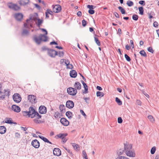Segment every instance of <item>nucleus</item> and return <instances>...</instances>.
<instances>
[{"instance_id": "nucleus-1", "label": "nucleus", "mask_w": 159, "mask_h": 159, "mask_svg": "<svg viewBox=\"0 0 159 159\" xmlns=\"http://www.w3.org/2000/svg\"><path fill=\"white\" fill-rule=\"evenodd\" d=\"M124 152L126 155L130 157H135V153L134 150L132 149V144L126 142L124 143Z\"/></svg>"}, {"instance_id": "nucleus-2", "label": "nucleus", "mask_w": 159, "mask_h": 159, "mask_svg": "<svg viewBox=\"0 0 159 159\" xmlns=\"http://www.w3.org/2000/svg\"><path fill=\"white\" fill-rule=\"evenodd\" d=\"M43 31L45 32V34H40L39 37L35 35L34 36L33 39L35 42L38 44H39L42 41L46 42L47 41L48 37L47 35L48 34L46 30L43 28L40 29Z\"/></svg>"}, {"instance_id": "nucleus-3", "label": "nucleus", "mask_w": 159, "mask_h": 159, "mask_svg": "<svg viewBox=\"0 0 159 159\" xmlns=\"http://www.w3.org/2000/svg\"><path fill=\"white\" fill-rule=\"evenodd\" d=\"M36 111L33 107H30L29 108V111H22V114L24 116H27L28 117L33 118L34 114H35Z\"/></svg>"}, {"instance_id": "nucleus-4", "label": "nucleus", "mask_w": 159, "mask_h": 159, "mask_svg": "<svg viewBox=\"0 0 159 159\" xmlns=\"http://www.w3.org/2000/svg\"><path fill=\"white\" fill-rule=\"evenodd\" d=\"M10 95V92L9 90H4V92L1 90V88H0V99L3 100L5 96H9Z\"/></svg>"}, {"instance_id": "nucleus-5", "label": "nucleus", "mask_w": 159, "mask_h": 159, "mask_svg": "<svg viewBox=\"0 0 159 159\" xmlns=\"http://www.w3.org/2000/svg\"><path fill=\"white\" fill-rule=\"evenodd\" d=\"M36 19L34 17L31 16L29 19H27L26 20V23L24 24V26L25 28H29L30 27H33V25L31 23L30 21L31 20H33L35 21Z\"/></svg>"}, {"instance_id": "nucleus-6", "label": "nucleus", "mask_w": 159, "mask_h": 159, "mask_svg": "<svg viewBox=\"0 0 159 159\" xmlns=\"http://www.w3.org/2000/svg\"><path fill=\"white\" fill-rule=\"evenodd\" d=\"M13 100L16 102L19 103L21 100V98L20 94L18 93H15L12 96Z\"/></svg>"}, {"instance_id": "nucleus-7", "label": "nucleus", "mask_w": 159, "mask_h": 159, "mask_svg": "<svg viewBox=\"0 0 159 159\" xmlns=\"http://www.w3.org/2000/svg\"><path fill=\"white\" fill-rule=\"evenodd\" d=\"M8 7L10 9H12L15 11H17L19 10L20 8V7L17 5L16 4L13 3L12 2H10L8 4Z\"/></svg>"}, {"instance_id": "nucleus-8", "label": "nucleus", "mask_w": 159, "mask_h": 159, "mask_svg": "<svg viewBox=\"0 0 159 159\" xmlns=\"http://www.w3.org/2000/svg\"><path fill=\"white\" fill-rule=\"evenodd\" d=\"M34 115L33 118H35L34 119V121L37 124H39L40 123L41 121L39 120V119L41 118L42 116L39 115L37 111L36 112Z\"/></svg>"}, {"instance_id": "nucleus-9", "label": "nucleus", "mask_w": 159, "mask_h": 159, "mask_svg": "<svg viewBox=\"0 0 159 159\" xmlns=\"http://www.w3.org/2000/svg\"><path fill=\"white\" fill-rule=\"evenodd\" d=\"M67 92L69 94L74 96L77 93V89L75 88L70 87L67 89Z\"/></svg>"}, {"instance_id": "nucleus-10", "label": "nucleus", "mask_w": 159, "mask_h": 159, "mask_svg": "<svg viewBox=\"0 0 159 159\" xmlns=\"http://www.w3.org/2000/svg\"><path fill=\"white\" fill-rule=\"evenodd\" d=\"M48 55L51 57H55L57 55V52L53 49H49L48 50Z\"/></svg>"}, {"instance_id": "nucleus-11", "label": "nucleus", "mask_w": 159, "mask_h": 159, "mask_svg": "<svg viewBox=\"0 0 159 159\" xmlns=\"http://www.w3.org/2000/svg\"><path fill=\"white\" fill-rule=\"evenodd\" d=\"M28 98L30 102L32 104L35 103L36 102V96L34 95H29L28 96Z\"/></svg>"}, {"instance_id": "nucleus-12", "label": "nucleus", "mask_w": 159, "mask_h": 159, "mask_svg": "<svg viewBox=\"0 0 159 159\" xmlns=\"http://www.w3.org/2000/svg\"><path fill=\"white\" fill-rule=\"evenodd\" d=\"M31 145L34 148H37L40 146V143L37 140L35 139L32 140L31 142Z\"/></svg>"}, {"instance_id": "nucleus-13", "label": "nucleus", "mask_w": 159, "mask_h": 159, "mask_svg": "<svg viewBox=\"0 0 159 159\" xmlns=\"http://www.w3.org/2000/svg\"><path fill=\"white\" fill-rule=\"evenodd\" d=\"M39 112L41 114H45L47 112V108L44 106H41L39 108Z\"/></svg>"}, {"instance_id": "nucleus-14", "label": "nucleus", "mask_w": 159, "mask_h": 159, "mask_svg": "<svg viewBox=\"0 0 159 159\" xmlns=\"http://www.w3.org/2000/svg\"><path fill=\"white\" fill-rule=\"evenodd\" d=\"M53 11L55 13L60 12L61 10V7L59 5H55L52 9Z\"/></svg>"}, {"instance_id": "nucleus-15", "label": "nucleus", "mask_w": 159, "mask_h": 159, "mask_svg": "<svg viewBox=\"0 0 159 159\" xmlns=\"http://www.w3.org/2000/svg\"><path fill=\"white\" fill-rule=\"evenodd\" d=\"M74 102L70 100L67 101L66 102V107L69 108H72L74 107Z\"/></svg>"}, {"instance_id": "nucleus-16", "label": "nucleus", "mask_w": 159, "mask_h": 159, "mask_svg": "<svg viewBox=\"0 0 159 159\" xmlns=\"http://www.w3.org/2000/svg\"><path fill=\"white\" fill-rule=\"evenodd\" d=\"M60 121L64 126H67L69 124V121L63 117L61 119Z\"/></svg>"}, {"instance_id": "nucleus-17", "label": "nucleus", "mask_w": 159, "mask_h": 159, "mask_svg": "<svg viewBox=\"0 0 159 159\" xmlns=\"http://www.w3.org/2000/svg\"><path fill=\"white\" fill-rule=\"evenodd\" d=\"M53 153L54 155L60 156L61 154V151L59 148H54L53 150Z\"/></svg>"}, {"instance_id": "nucleus-18", "label": "nucleus", "mask_w": 159, "mask_h": 159, "mask_svg": "<svg viewBox=\"0 0 159 159\" xmlns=\"http://www.w3.org/2000/svg\"><path fill=\"white\" fill-rule=\"evenodd\" d=\"M15 17L18 21H20L23 18V15L21 13H16L15 14Z\"/></svg>"}, {"instance_id": "nucleus-19", "label": "nucleus", "mask_w": 159, "mask_h": 159, "mask_svg": "<svg viewBox=\"0 0 159 159\" xmlns=\"http://www.w3.org/2000/svg\"><path fill=\"white\" fill-rule=\"evenodd\" d=\"M11 108L13 111L16 112H19L20 111V108L16 105H13L11 107Z\"/></svg>"}, {"instance_id": "nucleus-20", "label": "nucleus", "mask_w": 159, "mask_h": 159, "mask_svg": "<svg viewBox=\"0 0 159 159\" xmlns=\"http://www.w3.org/2000/svg\"><path fill=\"white\" fill-rule=\"evenodd\" d=\"M29 2V0H20L19 2L20 5L25 6L28 4Z\"/></svg>"}, {"instance_id": "nucleus-21", "label": "nucleus", "mask_w": 159, "mask_h": 159, "mask_svg": "<svg viewBox=\"0 0 159 159\" xmlns=\"http://www.w3.org/2000/svg\"><path fill=\"white\" fill-rule=\"evenodd\" d=\"M74 87L75 89L78 90H80L81 88V84L78 82H76L74 84Z\"/></svg>"}, {"instance_id": "nucleus-22", "label": "nucleus", "mask_w": 159, "mask_h": 159, "mask_svg": "<svg viewBox=\"0 0 159 159\" xmlns=\"http://www.w3.org/2000/svg\"><path fill=\"white\" fill-rule=\"evenodd\" d=\"M65 64L66 66V67L68 69H72L73 68V66L71 64H70V62L68 60H65Z\"/></svg>"}, {"instance_id": "nucleus-23", "label": "nucleus", "mask_w": 159, "mask_h": 159, "mask_svg": "<svg viewBox=\"0 0 159 159\" xmlns=\"http://www.w3.org/2000/svg\"><path fill=\"white\" fill-rule=\"evenodd\" d=\"M70 75L72 78H75L77 76V72L75 70H72L70 72Z\"/></svg>"}, {"instance_id": "nucleus-24", "label": "nucleus", "mask_w": 159, "mask_h": 159, "mask_svg": "<svg viewBox=\"0 0 159 159\" xmlns=\"http://www.w3.org/2000/svg\"><path fill=\"white\" fill-rule=\"evenodd\" d=\"M61 116H62V115L60 112H54V117L56 119H58Z\"/></svg>"}, {"instance_id": "nucleus-25", "label": "nucleus", "mask_w": 159, "mask_h": 159, "mask_svg": "<svg viewBox=\"0 0 159 159\" xmlns=\"http://www.w3.org/2000/svg\"><path fill=\"white\" fill-rule=\"evenodd\" d=\"M6 131V128L4 126H0V134H4Z\"/></svg>"}, {"instance_id": "nucleus-26", "label": "nucleus", "mask_w": 159, "mask_h": 159, "mask_svg": "<svg viewBox=\"0 0 159 159\" xmlns=\"http://www.w3.org/2000/svg\"><path fill=\"white\" fill-rule=\"evenodd\" d=\"M67 135V133H63V134H59L56 135V136L58 138H60L62 139L64 138Z\"/></svg>"}, {"instance_id": "nucleus-27", "label": "nucleus", "mask_w": 159, "mask_h": 159, "mask_svg": "<svg viewBox=\"0 0 159 159\" xmlns=\"http://www.w3.org/2000/svg\"><path fill=\"white\" fill-rule=\"evenodd\" d=\"M39 137L42 140H43L44 142L48 143L50 144H52V143L49 141L46 138L43 137V136L41 135H39Z\"/></svg>"}, {"instance_id": "nucleus-28", "label": "nucleus", "mask_w": 159, "mask_h": 159, "mask_svg": "<svg viewBox=\"0 0 159 159\" xmlns=\"http://www.w3.org/2000/svg\"><path fill=\"white\" fill-rule=\"evenodd\" d=\"M29 34V32L28 30L24 29L23 30L22 32L21 33L22 35L23 36H27Z\"/></svg>"}, {"instance_id": "nucleus-29", "label": "nucleus", "mask_w": 159, "mask_h": 159, "mask_svg": "<svg viewBox=\"0 0 159 159\" xmlns=\"http://www.w3.org/2000/svg\"><path fill=\"white\" fill-rule=\"evenodd\" d=\"M66 115L69 119H71L72 118V113L70 111H67L66 113Z\"/></svg>"}, {"instance_id": "nucleus-30", "label": "nucleus", "mask_w": 159, "mask_h": 159, "mask_svg": "<svg viewBox=\"0 0 159 159\" xmlns=\"http://www.w3.org/2000/svg\"><path fill=\"white\" fill-rule=\"evenodd\" d=\"M148 118L150 121L153 123L155 121L154 118L151 115H149L148 116Z\"/></svg>"}, {"instance_id": "nucleus-31", "label": "nucleus", "mask_w": 159, "mask_h": 159, "mask_svg": "<svg viewBox=\"0 0 159 159\" xmlns=\"http://www.w3.org/2000/svg\"><path fill=\"white\" fill-rule=\"evenodd\" d=\"M118 8L120 10L122 14H125L126 13L125 10L121 7L119 6Z\"/></svg>"}, {"instance_id": "nucleus-32", "label": "nucleus", "mask_w": 159, "mask_h": 159, "mask_svg": "<svg viewBox=\"0 0 159 159\" xmlns=\"http://www.w3.org/2000/svg\"><path fill=\"white\" fill-rule=\"evenodd\" d=\"M6 123L10 124H12L13 123L16 124V123H13L12 120L11 118H7Z\"/></svg>"}, {"instance_id": "nucleus-33", "label": "nucleus", "mask_w": 159, "mask_h": 159, "mask_svg": "<svg viewBox=\"0 0 159 159\" xmlns=\"http://www.w3.org/2000/svg\"><path fill=\"white\" fill-rule=\"evenodd\" d=\"M124 152V149H120L118 151L117 154L119 156L120 155H121L123 154Z\"/></svg>"}, {"instance_id": "nucleus-34", "label": "nucleus", "mask_w": 159, "mask_h": 159, "mask_svg": "<svg viewBox=\"0 0 159 159\" xmlns=\"http://www.w3.org/2000/svg\"><path fill=\"white\" fill-rule=\"evenodd\" d=\"M139 53L142 56L144 57H146L147 56V54H146V53L143 50H141L140 52Z\"/></svg>"}, {"instance_id": "nucleus-35", "label": "nucleus", "mask_w": 159, "mask_h": 159, "mask_svg": "<svg viewBox=\"0 0 159 159\" xmlns=\"http://www.w3.org/2000/svg\"><path fill=\"white\" fill-rule=\"evenodd\" d=\"M97 96V97H103L104 95V93L103 92H101L100 91H98L96 93Z\"/></svg>"}, {"instance_id": "nucleus-36", "label": "nucleus", "mask_w": 159, "mask_h": 159, "mask_svg": "<svg viewBox=\"0 0 159 159\" xmlns=\"http://www.w3.org/2000/svg\"><path fill=\"white\" fill-rule=\"evenodd\" d=\"M116 101L119 105H122V102L118 98H116Z\"/></svg>"}, {"instance_id": "nucleus-37", "label": "nucleus", "mask_w": 159, "mask_h": 159, "mask_svg": "<svg viewBox=\"0 0 159 159\" xmlns=\"http://www.w3.org/2000/svg\"><path fill=\"white\" fill-rule=\"evenodd\" d=\"M139 14L140 15H143V9L142 7H140L139 8Z\"/></svg>"}, {"instance_id": "nucleus-38", "label": "nucleus", "mask_w": 159, "mask_h": 159, "mask_svg": "<svg viewBox=\"0 0 159 159\" xmlns=\"http://www.w3.org/2000/svg\"><path fill=\"white\" fill-rule=\"evenodd\" d=\"M37 20H38V23L37 24V26L38 27H40L41 25L43 23V20L39 19H38Z\"/></svg>"}, {"instance_id": "nucleus-39", "label": "nucleus", "mask_w": 159, "mask_h": 159, "mask_svg": "<svg viewBox=\"0 0 159 159\" xmlns=\"http://www.w3.org/2000/svg\"><path fill=\"white\" fill-rule=\"evenodd\" d=\"M127 4L129 7H131L133 5L134 3L132 1L128 0L127 2Z\"/></svg>"}, {"instance_id": "nucleus-40", "label": "nucleus", "mask_w": 159, "mask_h": 159, "mask_svg": "<svg viewBox=\"0 0 159 159\" xmlns=\"http://www.w3.org/2000/svg\"><path fill=\"white\" fill-rule=\"evenodd\" d=\"M139 18V16L138 15L136 14L133 15L132 16V19L133 20L136 21Z\"/></svg>"}, {"instance_id": "nucleus-41", "label": "nucleus", "mask_w": 159, "mask_h": 159, "mask_svg": "<svg viewBox=\"0 0 159 159\" xmlns=\"http://www.w3.org/2000/svg\"><path fill=\"white\" fill-rule=\"evenodd\" d=\"M156 150V148L155 147H153L151 150V153L152 154H154Z\"/></svg>"}, {"instance_id": "nucleus-42", "label": "nucleus", "mask_w": 159, "mask_h": 159, "mask_svg": "<svg viewBox=\"0 0 159 159\" xmlns=\"http://www.w3.org/2000/svg\"><path fill=\"white\" fill-rule=\"evenodd\" d=\"M83 85L85 90V93H87L88 92V86L86 84H84Z\"/></svg>"}, {"instance_id": "nucleus-43", "label": "nucleus", "mask_w": 159, "mask_h": 159, "mask_svg": "<svg viewBox=\"0 0 159 159\" xmlns=\"http://www.w3.org/2000/svg\"><path fill=\"white\" fill-rule=\"evenodd\" d=\"M94 39H95V41L96 43H97V44L98 46H100V42L99 41V40H98V38L95 37H94Z\"/></svg>"}, {"instance_id": "nucleus-44", "label": "nucleus", "mask_w": 159, "mask_h": 159, "mask_svg": "<svg viewBox=\"0 0 159 159\" xmlns=\"http://www.w3.org/2000/svg\"><path fill=\"white\" fill-rule=\"evenodd\" d=\"M116 159H129V158L123 156H119L117 157Z\"/></svg>"}, {"instance_id": "nucleus-45", "label": "nucleus", "mask_w": 159, "mask_h": 159, "mask_svg": "<svg viewBox=\"0 0 159 159\" xmlns=\"http://www.w3.org/2000/svg\"><path fill=\"white\" fill-rule=\"evenodd\" d=\"M125 57L126 60L128 61H131L130 57L126 54L125 55Z\"/></svg>"}, {"instance_id": "nucleus-46", "label": "nucleus", "mask_w": 159, "mask_h": 159, "mask_svg": "<svg viewBox=\"0 0 159 159\" xmlns=\"http://www.w3.org/2000/svg\"><path fill=\"white\" fill-rule=\"evenodd\" d=\"M82 154L83 155V157L85 159L88 158L86 153L84 150L83 151Z\"/></svg>"}, {"instance_id": "nucleus-47", "label": "nucleus", "mask_w": 159, "mask_h": 159, "mask_svg": "<svg viewBox=\"0 0 159 159\" xmlns=\"http://www.w3.org/2000/svg\"><path fill=\"white\" fill-rule=\"evenodd\" d=\"M147 50L148 52H149L152 53H153L154 51L152 47H149L148 48Z\"/></svg>"}, {"instance_id": "nucleus-48", "label": "nucleus", "mask_w": 159, "mask_h": 159, "mask_svg": "<svg viewBox=\"0 0 159 159\" xmlns=\"http://www.w3.org/2000/svg\"><path fill=\"white\" fill-rule=\"evenodd\" d=\"M88 12L90 14L92 15V14H93L94 13L95 11L93 10L89 9L88 11Z\"/></svg>"}, {"instance_id": "nucleus-49", "label": "nucleus", "mask_w": 159, "mask_h": 159, "mask_svg": "<svg viewBox=\"0 0 159 159\" xmlns=\"http://www.w3.org/2000/svg\"><path fill=\"white\" fill-rule=\"evenodd\" d=\"M59 108L61 111H62L63 110H64V109L65 108V107L64 105L62 106L61 105H60V106Z\"/></svg>"}, {"instance_id": "nucleus-50", "label": "nucleus", "mask_w": 159, "mask_h": 159, "mask_svg": "<svg viewBox=\"0 0 159 159\" xmlns=\"http://www.w3.org/2000/svg\"><path fill=\"white\" fill-rule=\"evenodd\" d=\"M64 55V52L62 51H59V52L58 55L59 56V57H61L63 56Z\"/></svg>"}, {"instance_id": "nucleus-51", "label": "nucleus", "mask_w": 159, "mask_h": 159, "mask_svg": "<svg viewBox=\"0 0 159 159\" xmlns=\"http://www.w3.org/2000/svg\"><path fill=\"white\" fill-rule=\"evenodd\" d=\"M123 120L120 117H119L118 118V122L119 123H121L122 122Z\"/></svg>"}, {"instance_id": "nucleus-52", "label": "nucleus", "mask_w": 159, "mask_h": 159, "mask_svg": "<svg viewBox=\"0 0 159 159\" xmlns=\"http://www.w3.org/2000/svg\"><path fill=\"white\" fill-rule=\"evenodd\" d=\"M82 25L84 27L86 25V20H82Z\"/></svg>"}, {"instance_id": "nucleus-53", "label": "nucleus", "mask_w": 159, "mask_h": 159, "mask_svg": "<svg viewBox=\"0 0 159 159\" xmlns=\"http://www.w3.org/2000/svg\"><path fill=\"white\" fill-rule=\"evenodd\" d=\"M93 7L94 6L92 5H88L87 6V8H89L90 9H93L94 8Z\"/></svg>"}, {"instance_id": "nucleus-54", "label": "nucleus", "mask_w": 159, "mask_h": 159, "mask_svg": "<svg viewBox=\"0 0 159 159\" xmlns=\"http://www.w3.org/2000/svg\"><path fill=\"white\" fill-rule=\"evenodd\" d=\"M46 12H48V14L50 15H52V12L50 9H48L47 10Z\"/></svg>"}, {"instance_id": "nucleus-55", "label": "nucleus", "mask_w": 159, "mask_h": 159, "mask_svg": "<svg viewBox=\"0 0 159 159\" xmlns=\"http://www.w3.org/2000/svg\"><path fill=\"white\" fill-rule=\"evenodd\" d=\"M139 3L141 5H145V2L143 0H141L139 1Z\"/></svg>"}, {"instance_id": "nucleus-56", "label": "nucleus", "mask_w": 159, "mask_h": 159, "mask_svg": "<svg viewBox=\"0 0 159 159\" xmlns=\"http://www.w3.org/2000/svg\"><path fill=\"white\" fill-rule=\"evenodd\" d=\"M72 146L75 149H77L78 148V145L75 143H73L72 144Z\"/></svg>"}, {"instance_id": "nucleus-57", "label": "nucleus", "mask_w": 159, "mask_h": 159, "mask_svg": "<svg viewBox=\"0 0 159 159\" xmlns=\"http://www.w3.org/2000/svg\"><path fill=\"white\" fill-rule=\"evenodd\" d=\"M80 112L84 116H86V115L85 114V113L84 112V111L82 110H80Z\"/></svg>"}, {"instance_id": "nucleus-58", "label": "nucleus", "mask_w": 159, "mask_h": 159, "mask_svg": "<svg viewBox=\"0 0 159 159\" xmlns=\"http://www.w3.org/2000/svg\"><path fill=\"white\" fill-rule=\"evenodd\" d=\"M158 24L157 21H155L153 23V26L155 27H157L158 26Z\"/></svg>"}, {"instance_id": "nucleus-59", "label": "nucleus", "mask_w": 159, "mask_h": 159, "mask_svg": "<svg viewBox=\"0 0 159 159\" xmlns=\"http://www.w3.org/2000/svg\"><path fill=\"white\" fill-rule=\"evenodd\" d=\"M62 141L64 143H66L67 140V139H66V138L65 137H64V138L63 139H62Z\"/></svg>"}, {"instance_id": "nucleus-60", "label": "nucleus", "mask_w": 159, "mask_h": 159, "mask_svg": "<svg viewBox=\"0 0 159 159\" xmlns=\"http://www.w3.org/2000/svg\"><path fill=\"white\" fill-rule=\"evenodd\" d=\"M130 43L131 44V46L133 48H134V42L132 40H130Z\"/></svg>"}, {"instance_id": "nucleus-61", "label": "nucleus", "mask_w": 159, "mask_h": 159, "mask_svg": "<svg viewBox=\"0 0 159 159\" xmlns=\"http://www.w3.org/2000/svg\"><path fill=\"white\" fill-rule=\"evenodd\" d=\"M114 14H115V16L117 18H119V15L118 14V13H117L116 12H114Z\"/></svg>"}, {"instance_id": "nucleus-62", "label": "nucleus", "mask_w": 159, "mask_h": 159, "mask_svg": "<svg viewBox=\"0 0 159 159\" xmlns=\"http://www.w3.org/2000/svg\"><path fill=\"white\" fill-rule=\"evenodd\" d=\"M136 102L138 105H141V102L139 100H137L136 101Z\"/></svg>"}, {"instance_id": "nucleus-63", "label": "nucleus", "mask_w": 159, "mask_h": 159, "mask_svg": "<svg viewBox=\"0 0 159 159\" xmlns=\"http://www.w3.org/2000/svg\"><path fill=\"white\" fill-rule=\"evenodd\" d=\"M82 13L80 11H79L77 13V15L78 16H81Z\"/></svg>"}, {"instance_id": "nucleus-64", "label": "nucleus", "mask_w": 159, "mask_h": 159, "mask_svg": "<svg viewBox=\"0 0 159 159\" xmlns=\"http://www.w3.org/2000/svg\"><path fill=\"white\" fill-rule=\"evenodd\" d=\"M84 100L85 102L87 103H89V102L88 101V100H89V98H84Z\"/></svg>"}]
</instances>
